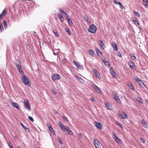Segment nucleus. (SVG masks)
Listing matches in <instances>:
<instances>
[{
    "label": "nucleus",
    "instance_id": "f257e3e1",
    "mask_svg": "<svg viewBox=\"0 0 148 148\" xmlns=\"http://www.w3.org/2000/svg\"><path fill=\"white\" fill-rule=\"evenodd\" d=\"M22 80L24 84L27 85L28 86H30L31 85L30 82L28 78L26 75H23L22 76Z\"/></svg>",
    "mask_w": 148,
    "mask_h": 148
},
{
    "label": "nucleus",
    "instance_id": "f03ea898",
    "mask_svg": "<svg viewBox=\"0 0 148 148\" xmlns=\"http://www.w3.org/2000/svg\"><path fill=\"white\" fill-rule=\"evenodd\" d=\"M97 29V28L96 26L94 24H92L90 25L89 27L88 31L92 33H95Z\"/></svg>",
    "mask_w": 148,
    "mask_h": 148
},
{
    "label": "nucleus",
    "instance_id": "7ed1b4c3",
    "mask_svg": "<svg viewBox=\"0 0 148 148\" xmlns=\"http://www.w3.org/2000/svg\"><path fill=\"white\" fill-rule=\"evenodd\" d=\"M52 79L53 81L59 79L60 76L58 74H53L52 75Z\"/></svg>",
    "mask_w": 148,
    "mask_h": 148
},
{
    "label": "nucleus",
    "instance_id": "20e7f679",
    "mask_svg": "<svg viewBox=\"0 0 148 148\" xmlns=\"http://www.w3.org/2000/svg\"><path fill=\"white\" fill-rule=\"evenodd\" d=\"M24 103L25 107L26 109L30 110H31L30 105L28 101H25L24 102Z\"/></svg>",
    "mask_w": 148,
    "mask_h": 148
},
{
    "label": "nucleus",
    "instance_id": "39448f33",
    "mask_svg": "<svg viewBox=\"0 0 148 148\" xmlns=\"http://www.w3.org/2000/svg\"><path fill=\"white\" fill-rule=\"evenodd\" d=\"M94 89L98 92L99 93H101L102 92L101 91L100 88L96 85L94 84L93 86Z\"/></svg>",
    "mask_w": 148,
    "mask_h": 148
},
{
    "label": "nucleus",
    "instance_id": "423d86ee",
    "mask_svg": "<svg viewBox=\"0 0 148 148\" xmlns=\"http://www.w3.org/2000/svg\"><path fill=\"white\" fill-rule=\"evenodd\" d=\"M95 126L98 129L101 130L102 128V125L101 123L96 122L95 123Z\"/></svg>",
    "mask_w": 148,
    "mask_h": 148
},
{
    "label": "nucleus",
    "instance_id": "0eeeda50",
    "mask_svg": "<svg viewBox=\"0 0 148 148\" xmlns=\"http://www.w3.org/2000/svg\"><path fill=\"white\" fill-rule=\"evenodd\" d=\"M141 122L143 125V126L144 128H147V125H148V124L147 122L146 121H145L144 119H143L141 121Z\"/></svg>",
    "mask_w": 148,
    "mask_h": 148
},
{
    "label": "nucleus",
    "instance_id": "6e6552de",
    "mask_svg": "<svg viewBox=\"0 0 148 148\" xmlns=\"http://www.w3.org/2000/svg\"><path fill=\"white\" fill-rule=\"evenodd\" d=\"M12 106H13L14 108L18 109V110H19V109L20 108V107L19 105L17 103L13 102L12 103Z\"/></svg>",
    "mask_w": 148,
    "mask_h": 148
},
{
    "label": "nucleus",
    "instance_id": "1a4fd4ad",
    "mask_svg": "<svg viewBox=\"0 0 148 148\" xmlns=\"http://www.w3.org/2000/svg\"><path fill=\"white\" fill-rule=\"evenodd\" d=\"M65 131H67L68 133L70 135H72L73 134L72 132L70 130L68 126L65 127Z\"/></svg>",
    "mask_w": 148,
    "mask_h": 148
},
{
    "label": "nucleus",
    "instance_id": "9d476101",
    "mask_svg": "<svg viewBox=\"0 0 148 148\" xmlns=\"http://www.w3.org/2000/svg\"><path fill=\"white\" fill-rule=\"evenodd\" d=\"M93 71L96 77L99 78L100 75L99 73L98 72L97 70L96 69H93Z\"/></svg>",
    "mask_w": 148,
    "mask_h": 148
},
{
    "label": "nucleus",
    "instance_id": "9b49d317",
    "mask_svg": "<svg viewBox=\"0 0 148 148\" xmlns=\"http://www.w3.org/2000/svg\"><path fill=\"white\" fill-rule=\"evenodd\" d=\"M139 85H140L142 88L145 89L144 88H146L145 84L143 83V81L139 79Z\"/></svg>",
    "mask_w": 148,
    "mask_h": 148
},
{
    "label": "nucleus",
    "instance_id": "f8f14e48",
    "mask_svg": "<svg viewBox=\"0 0 148 148\" xmlns=\"http://www.w3.org/2000/svg\"><path fill=\"white\" fill-rule=\"evenodd\" d=\"M75 77L77 79L79 80V81L80 82H81V83H84V80H83V79L82 78H81L79 76L76 75H75Z\"/></svg>",
    "mask_w": 148,
    "mask_h": 148
},
{
    "label": "nucleus",
    "instance_id": "ddd939ff",
    "mask_svg": "<svg viewBox=\"0 0 148 148\" xmlns=\"http://www.w3.org/2000/svg\"><path fill=\"white\" fill-rule=\"evenodd\" d=\"M99 45L103 49H104V47H105V45L103 41L101 40H100L99 41Z\"/></svg>",
    "mask_w": 148,
    "mask_h": 148
},
{
    "label": "nucleus",
    "instance_id": "4468645a",
    "mask_svg": "<svg viewBox=\"0 0 148 148\" xmlns=\"http://www.w3.org/2000/svg\"><path fill=\"white\" fill-rule=\"evenodd\" d=\"M112 45L114 49V50L115 51H117L118 48L115 42H114L112 44Z\"/></svg>",
    "mask_w": 148,
    "mask_h": 148
},
{
    "label": "nucleus",
    "instance_id": "2eb2a0df",
    "mask_svg": "<svg viewBox=\"0 0 148 148\" xmlns=\"http://www.w3.org/2000/svg\"><path fill=\"white\" fill-rule=\"evenodd\" d=\"M59 126L63 131H65V127L63 125L62 123L60 122H59Z\"/></svg>",
    "mask_w": 148,
    "mask_h": 148
},
{
    "label": "nucleus",
    "instance_id": "dca6fc26",
    "mask_svg": "<svg viewBox=\"0 0 148 148\" xmlns=\"http://www.w3.org/2000/svg\"><path fill=\"white\" fill-rule=\"evenodd\" d=\"M132 20L135 25H138L139 24V22L136 18L133 17Z\"/></svg>",
    "mask_w": 148,
    "mask_h": 148
},
{
    "label": "nucleus",
    "instance_id": "f3484780",
    "mask_svg": "<svg viewBox=\"0 0 148 148\" xmlns=\"http://www.w3.org/2000/svg\"><path fill=\"white\" fill-rule=\"evenodd\" d=\"M128 64L131 69H134V62H130L128 63Z\"/></svg>",
    "mask_w": 148,
    "mask_h": 148
},
{
    "label": "nucleus",
    "instance_id": "a211bd4d",
    "mask_svg": "<svg viewBox=\"0 0 148 148\" xmlns=\"http://www.w3.org/2000/svg\"><path fill=\"white\" fill-rule=\"evenodd\" d=\"M21 125L23 128H24V129L25 130V131L26 132H30L29 129L27 127H26L22 123H21Z\"/></svg>",
    "mask_w": 148,
    "mask_h": 148
},
{
    "label": "nucleus",
    "instance_id": "6ab92c4d",
    "mask_svg": "<svg viewBox=\"0 0 148 148\" xmlns=\"http://www.w3.org/2000/svg\"><path fill=\"white\" fill-rule=\"evenodd\" d=\"M143 4L145 6L148 8V0H143Z\"/></svg>",
    "mask_w": 148,
    "mask_h": 148
},
{
    "label": "nucleus",
    "instance_id": "aec40b11",
    "mask_svg": "<svg viewBox=\"0 0 148 148\" xmlns=\"http://www.w3.org/2000/svg\"><path fill=\"white\" fill-rule=\"evenodd\" d=\"M128 86L132 90H134L135 89V88L134 86L132 85L131 83H128L127 84Z\"/></svg>",
    "mask_w": 148,
    "mask_h": 148
},
{
    "label": "nucleus",
    "instance_id": "412c9836",
    "mask_svg": "<svg viewBox=\"0 0 148 148\" xmlns=\"http://www.w3.org/2000/svg\"><path fill=\"white\" fill-rule=\"evenodd\" d=\"M114 99L118 103H121V101L120 100L118 96H117L116 95L114 97Z\"/></svg>",
    "mask_w": 148,
    "mask_h": 148
},
{
    "label": "nucleus",
    "instance_id": "4be33fe9",
    "mask_svg": "<svg viewBox=\"0 0 148 148\" xmlns=\"http://www.w3.org/2000/svg\"><path fill=\"white\" fill-rule=\"evenodd\" d=\"M95 49L97 55L98 56H100V55L99 54V53L101 54V56L102 55V52L100 51V50L97 47H96Z\"/></svg>",
    "mask_w": 148,
    "mask_h": 148
},
{
    "label": "nucleus",
    "instance_id": "5701e85b",
    "mask_svg": "<svg viewBox=\"0 0 148 148\" xmlns=\"http://www.w3.org/2000/svg\"><path fill=\"white\" fill-rule=\"evenodd\" d=\"M49 129L51 133L52 134H53L55 133L54 131V130L51 127V125H50L49 126Z\"/></svg>",
    "mask_w": 148,
    "mask_h": 148
},
{
    "label": "nucleus",
    "instance_id": "b1692460",
    "mask_svg": "<svg viewBox=\"0 0 148 148\" xmlns=\"http://www.w3.org/2000/svg\"><path fill=\"white\" fill-rule=\"evenodd\" d=\"M88 52L90 54L92 57L94 56V51L91 50H89Z\"/></svg>",
    "mask_w": 148,
    "mask_h": 148
},
{
    "label": "nucleus",
    "instance_id": "393cba45",
    "mask_svg": "<svg viewBox=\"0 0 148 148\" xmlns=\"http://www.w3.org/2000/svg\"><path fill=\"white\" fill-rule=\"evenodd\" d=\"M76 66H77V68L80 69L82 70L83 69V67L82 66L80 65L78 63H77Z\"/></svg>",
    "mask_w": 148,
    "mask_h": 148
},
{
    "label": "nucleus",
    "instance_id": "a878e982",
    "mask_svg": "<svg viewBox=\"0 0 148 148\" xmlns=\"http://www.w3.org/2000/svg\"><path fill=\"white\" fill-rule=\"evenodd\" d=\"M59 10L60 12L63 15H66L67 14V13L66 12L64 11L62 9L60 8Z\"/></svg>",
    "mask_w": 148,
    "mask_h": 148
},
{
    "label": "nucleus",
    "instance_id": "bb28decb",
    "mask_svg": "<svg viewBox=\"0 0 148 148\" xmlns=\"http://www.w3.org/2000/svg\"><path fill=\"white\" fill-rule=\"evenodd\" d=\"M65 31L66 32L68 33V34L69 35L71 36V32H70V29L69 28H66L65 29Z\"/></svg>",
    "mask_w": 148,
    "mask_h": 148
},
{
    "label": "nucleus",
    "instance_id": "cd10ccee",
    "mask_svg": "<svg viewBox=\"0 0 148 148\" xmlns=\"http://www.w3.org/2000/svg\"><path fill=\"white\" fill-rule=\"evenodd\" d=\"M111 73V74L112 76L114 77H115L116 76V75L114 71L113 70H110V71Z\"/></svg>",
    "mask_w": 148,
    "mask_h": 148
},
{
    "label": "nucleus",
    "instance_id": "c85d7f7f",
    "mask_svg": "<svg viewBox=\"0 0 148 148\" xmlns=\"http://www.w3.org/2000/svg\"><path fill=\"white\" fill-rule=\"evenodd\" d=\"M53 32L56 36L57 37H58V34L57 33L55 29H53Z\"/></svg>",
    "mask_w": 148,
    "mask_h": 148
},
{
    "label": "nucleus",
    "instance_id": "c756f323",
    "mask_svg": "<svg viewBox=\"0 0 148 148\" xmlns=\"http://www.w3.org/2000/svg\"><path fill=\"white\" fill-rule=\"evenodd\" d=\"M68 19V20H67V21L68 24L71 25H72L73 23L71 20L70 19V18H69Z\"/></svg>",
    "mask_w": 148,
    "mask_h": 148
},
{
    "label": "nucleus",
    "instance_id": "7c9ffc66",
    "mask_svg": "<svg viewBox=\"0 0 148 148\" xmlns=\"http://www.w3.org/2000/svg\"><path fill=\"white\" fill-rule=\"evenodd\" d=\"M98 143H99V142L98 140L96 138L94 139V145Z\"/></svg>",
    "mask_w": 148,
    "mask_h": 148
},
{
    "label": "nucleus",
    "instance_id": "2f4dec72",
    "mask_svg": "<svg viewBox=\"0 0 148 148\" xmlns=\"http://www.w3.org/2000/svg\"><path fill=\"white\" fill-rule=\"evenodd\" d=\"M3 23L4 25L5 28H6L8 27V25L6 21L5 20H3Z\"/></svg>",
    "mask_w": 148,
    "mask_h": 148
},
{
    "label": "nucleus",
    "instance_id": "473e14b6",
    "mask_svg": "<svg viewBox=\"0 0 148 148\" xmlns=\"http://www.w3.org/2000/svg\"><path fill=\"white\" fill-rule=\"evenodd\" d=\"M16 65L18 69H19V68H21V64L20 62H18V64L16 63Z\"/></svg>",
    "mask_w": 148,
    "mask_h": 148
},
{
    "label": "nucleus",
    "instance_id": "72a5a7b5",
    "mask_svg": "<svg viewBox=\"0 0 148 148\" xmlns=\"http://www.w3.org/2000/svg\"><path fill=\"white\" fill-rule=\"evenodd\" d=\"M122 113L123 114V115L124 118H123V119H127L128 117V116H127V114L126 113H125L123 112H122Z\"/></svg>",
    "mask_w": 148,
    "mask_h": 148
},
{
    "label": "nucleus",
    "instance_id": "f704fd0d",
    "mask_svg": "<svg viewBox=\"0 0 148 148\" xmlns=\"http://www.w3.org/2000/svg\"><path fill=\"white\" fill-rule=\"evenodd\" d=\"M6 10L5 9H4L3 10L2 13L1 14L2 15H5L6 14Z\"/></svg>",
    "mask_w": 148,
    "mask_h": 148
},
{
    "label": "nucleus",
    "instance_id": "c9c22d12",
    "mask_svg": "<svg viewBox=\"0 0 148 148\" xmlns=\"http://www.w3.org/2000/svg\"><path fill=\"white\" fill-rule=\"evenodd\" d=\"M130 57L132 58V59L135 60L136 59V57L135 56H134L133 54H131L130 55Z\"/></svg>",
    "mask_w": 148,
    "mask_h": 148
},
{
    "label": "nucleus",
    "instance_id": "e433bc0d",
    "mask_svg": "<svg viewBox=\"0 0 148 148\" xmlns=\"http://www.w3.org/2000/svg\"><path fill=\"white\" fill-rule=\"evenodd\" d=\"M105 105L106 107L108 108V109H110V110L111 109L110 108H111V107L109 105V103H105Z\"/></svg>",
    "mask_w": 148,
    "mask_h": 148
},
{
    "label": "nucleus",
    "instance_id": "4c0bfd02",
    "mask_svg": "<svg viewBox=\"0 0 148 148\" xmlns=\"http://www.w3.org/2000/svg\"><path fill=\"white\" fill-rule=\"evenodd\" d=\"M4 30L3 25L2 24H0V32H1Z\"/></svg>",
    "mask_w": 148,
    "mask_h": 148
},
{
    "label": "nucleus",
    "instance_id": "58836bf2",
    "mask_svg": "<svg viewBox=\"0 0 148 148\" xmlns=\"http://www.w3.org/2000/svg\"><path fill=\"white\" fill-rule=\"evenodd\" d=\"M115 141L118 144H121V140L119 138L116 139L115 140Z\"/></svg>",
    "mask_w": 148,
    "mask_h": 148
},
{
    "label": "nucleus",
    "instance_id": "ea45409f",
    "mask_svg": "<svg viewBox=\"0 0 148 148\" xmlns=\"http://www.w3.org/2000/svg\"><path fill=\"white\" fill-rule=\"evenodd\" d=\"M104 64L105 65L109 67V66H110V63L108 61H105V62H104Z\"/></svg>",
    "mask_w": 148,
    "mask_h": 148
},
{
    "label": "nucleus",
    "instance_id": "a19ab883",
    "mask_svg": "<svg viewBox=\"0 0 148 148\" xmlns=\"http://www.w3.org/2000/svg\"><path fill=\"white\" fill-rule=\"evenodd\" d=\"M118 4L119 5L121 9H123L124 8L123 7L122 3L120 2H119Z\"/></svg>",
    "mask_w": 148,
    "mask_h": 148
},
{
    "label": "nucleus",
    "instance_id": "79ce46f5",
    "mask_svg": "<svg viewBox=\"0 0 148 148\" xmlns=\"http://www.w3.org/2000/svg\"><path fill=\"white\" fill-rule=\"evenodd\" d=\"M18 69L19 72L20 73L21 75H23L24 73L21 70V68L19 69H19Z\"/></svg>",
    "mask_w": 148,
    "mask_h": 148
},
{
    "label": "nucleus",
    "instance_id": "37998d69",
    "mask_svg": "<svg viewBox=\"0 0 148 148\" xmlns=\"http://www.w3.org/2000/svg\"><path fill=\"white\" fill-rule=\"evenodd\" d=\"M57 140L59 141V143H60V144L61 145H62L63 144L62 142L61 141V139L60 138L58 137L57 138Z\"/></svg>",
    "mask_w": 148,
    "mask_h": 148
},
{
    "label": "nucleus",
    "instance_id": "c03bdc74",
    "mask_svg": "<svg viewBox=\"0 0 148 148\" xmlns=\"http://www.w3.org/2000/svg\"><path fill=\"white\" fill-rule=\"evenodd\" d=\"M116 124L117 125H119L120 127L121 128V129L123 128V126L122 125L121 123H117Z\"/></svg>",
    "mask_w": 148,
    "mask_h": 148
},
{
    "label": "nucleus",
    "instance_id": "a18cd8bd",
    "mask_svg": "<svg viewBox=\"0 0 148 148\" xmlns=\"http://www.w3.org/2000/svg\"><path fill=\"white\" fill-rule=\"evenodd\" d=\"M95 146L96 148H101V146L99 144V143L98 144H96L95 145Z\"/></svg>",
    "mask_w": 148,
    "mask_h": 148
},
{
    "label": "nucleus",
    "instance_id": "49530a36",
    "mask_svg": "<svg viewBox=\"0 0 148 148\" xmlns=\"http://www.w3.org/2000/svg\"><path fill=\"white\" fill-rule=\"evenodd\" d=\"M62 118L64 121H66V122H68L69 121L67 119V118L65 116H63Z\"/></svg>",
    "mask_w": 148,
    "mask_h": 148
},
{
    "label": "nucleus",
    "instance_id": "de8ad7c7",
    "mask_svg": "<svg viewBox=\"0 0 148 148\" xmlns=\"http://www.w3.org/2000/svg\"><path fill=\"white\" fill-rule=\"evenodd\" d=\"M84 18L87 22H90V21H89V18H88V16H86L85 17H84Z\"/></svg>",
    "mask_w": 148,
    "mask_h": 148
},
{
    "label": "nucleus",
    "instance_id": "09e8293b",
    "mask_svg": "<svg viewBox=\"0 0 148 148\" xmlns=\"http://www.w3.org/2000/svg\"><path fill=\"white\" fill-rule=\"evenodd\" d=\"M119 116L121 118L123 119V118H124L123 115L119 113Z\"/></svg>",
    "mask_w": 148,
    "mask_h": 148
},
{
    "label": "nucleus",
    "instance_id": "8fccbe9b",
    "mask_svg": "<svg viewBox=\"0 0 148 148\" xmlns=\"http://www.w3.org/2000/svg\"><path fill=\"white\" fill-rule=\"evenodd\" d=\"M28 118L32 121V122H33L34 121V120L33 118L31 116H28Z\"/></svg>",
    "mask_w": 148,
    "mask_h": 148
},
{
    "label": "nucleus",
    "instance_id": "3c124183",
    "mask_svg": "<svg viewBox=\"0 0 148 148\" xmlns=\"http://www.w3.org/2000/svg\"><path fill=\"white\" fill-rule=\"evenodd\" d=\"M141 141L143 143H145V140L142 138H140Z\"/></svg>",
    "mask_w": 148,
    "mask_h": 148
},
{
    "label": "nucleus",
    "instance_id": "603ef678",
    "mask_svg": "<svg viewBox=\"0 0 148 148\" xmlns=\"http://www.w3.org/2000/svg\"><path fill=\"white\" fill-rule=\"evenodd\" d=\"M117 54L118 56L119 57H122V55L120 53L119 51L117 52Z\"/></svg>",
    "mask_w": 148,
    "mask_h": 148
},
{
    "label": "nucleus",
    "instance_id": "864d4df0",
    "mask_svg": "<svg viewBox=\"0 0 148 148\" xmlns=\"http://www.w3.org/2000/svg\"><path fill=\"white\" fill-rule=\"evenodd\" d=\"M58 16L59 18L62 17V15L60 13L58 14Z\"/></svg>",
    "mask_w": 148,
    "mask_h": 148
},
{
    "label": "nucleus",
    "instance_id": "5fc2aeb1",
    "mask_svg": "<svg viewBox=\"0 0 148 148\" xmlns=\"http://www.w3.org/2000/svg\"><path fill=\"white\" fill-rule=\"evenodd\" d=\"M113 2L115 4H118L119 2L116 0H114L113 1Z\"/></svg>",
    "mask_w": 148,
    "mask_h": 148
},
{
    "label": "nucleus",
    "instance_id": "6e6d98bb",
    "mask_svg": "<svg viewBox=\"0 0 148 148\" xmlns=\"http://www.w3.org/2000/svg\"><path fill=\"white\" fill-rule=\"evenodd\" d=\"M52 92L54 94L56 95V94L57 93L56 90L54 89H53L52 90Z\"/></svg>",
    "mask_w": 148,
    "mask_h": 148
},
{
    "label": "nucleus",
    "instance_id": "4d7b16f0",
    "mask_svg": "<svg viewBox=\"0 0 148 148\" xmlns=\"http://www.w3.org/2000/svg\"><path fill=\"white\" fill-rule=\"evenodd\" d=\"M90 100L93 102H94L95 99L94 97H92L90 98Z\"/></svg>",
    "mask_w": 148,
    "mask_h": 148
},
{
    "label": "nucleus",
    "instance_id": "13d9d810",
    "mask_svg": "<svg viewBox=\"0 0 148 148\" xmlns=\"http://www.w3.org/2000/svg\"><path fill=\"white\" fill-rule=\"evenodd\" d=\"M134 14L135 15H136L137 16H139V14H138V12H136L134 11Z\"/></svg>",
    "mask_w": 148,
    "mask_h": 148
},
{
    "label": "nucleus",
    "instance_id": "bf43d9fd",
    "mask_svg": "<svg viewBox=\"0 0 148 148\" xmlns=\"http://www.w3.org/2000/svg\"><path fill=\"white\" fill-rule=\"evenodd\" d=\"M118 138V137L115 134H114V139L115 140H116V139H117Z\"/></svg>",
    "mask_w": 148,
    "mask_h": 148
},
{
    "label": "nucleus",
    "instance_id": "052dcab7",
    "mask_svg": "<svg viewBox=\"0 0 148 148\" xmlns=\"http://www.w3.org/2000/svg\"><path fill=\"white\" fill-rule=\"evenodd\" d=\"M136 80L138 83H139V78L138 77L136 78Z\"/></svg>",
    "mask_w": 148,
    "mask_h": 148
},
{
    "label": "nucleus",
    "instance_id": "680f3d73",
    "mask_svg": "<svg viewBox=\"0 0 148 148\" xmlns=\"http://www.w3.org/2000/svg\"><path fill=\"white\" fill-rule=\"evenodd\" d=\"M66 16V19L68 20L69 18V16L67 14L66 15H65Z\"/></svg>",
    "mask_w": 148,
    "mask_h": 148
},
{
    "label": "nucleus",
    "instance_id": "e2e57ef3",
    "mask_svg": "<svg viewBox=\"0 0 148 148\" xmlns=\"http://www.w3.org/2000/svg\"><path fill=\"white\" fill-rule=\"evenodd\" d=\"M79 137H82V135L81 133H79Z\"/></svg>",
    "mask_w": 148,
    "mask_h": 148
},
{
    "label": "nucleus",
    "instance_id": "0e129e2a",
    "mask_svg": "<svg viewBox=\"0 0 148 148\" xmlns=\"http://www.w3.org/2000/svg\"><path fill=\"white\" fill-rule=\"evenodd\" d=\"M2 15H1V14H0V21H1V19L2 18Z\"/></svg>",
    "mask_w": 148,
    "mask_h": 148
},
{
    "label": "nucleus",
    "instance_id": "69168bd1",
    "mask_svg": "<svg viewBox=\"0 0 148 148\" xmlns=\"http://www.w3.org/2000/svg\"><path fill=\"white\" fill-rule=\"evenodd\" d=\"M60 20L62 22L64 21V18L62 17L61 18H60Z\"/></svg>",
    "mask_w": 148,
    "mask_h": 148
},
{
    "label": "nucleus",
    "instance_id": "338daca9",
    "mask_svg": "<svg viewBox=\"0 0 148 148\" xmlns=\"http://www.w3.org/2000/svg\"><path fill=\"white\" fill-rule=\"evenodd\" d=\"M139 103H143L141 99L140 98H139Z\"/></svg>",
    "mask_w": 148,
    "mask_h": 148
},
{
    "label": "nucleus",
    "instance_id": "774afa93",
    "mask_svg": "<svg viewBox=\"0 0 148 148\" xmlns=\"http://www.w3.org/2000/svg\"><path fill=\"white\" fill-rule=\"evenodd\" d=\"M139 30L141 32L142 31H143V29L141 28H139Z\"/></svg>",
    "mask_w": 148,
    "mask_h": 148
}]
</instances>
